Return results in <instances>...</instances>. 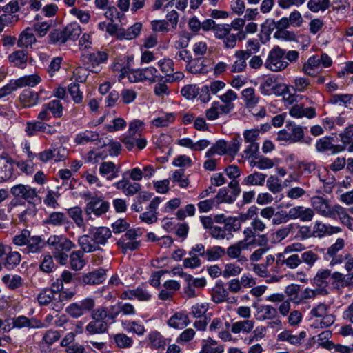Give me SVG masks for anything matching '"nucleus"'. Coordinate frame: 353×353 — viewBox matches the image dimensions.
<instances>
[{
    "label": "nucleus",
    "instance_id": "58",
    "mask_svg": "<svg viewBox=\"0 0 353 353\" xmlns=\"http://www.w3.org/2000/svg\"><path fill=\"white\" fill-rule=\"evenodd\" d=\"M2 281L11 290L18 288L22 285V279L19 275H5L2 277Z\"/></svg>",
    "mask_w": 353,
    "mask_h": 353
},
{
    "label": "nucleus",
    "instance_id": "34",
    "mask_svg": "<svg viewBox=\"0 0 353 353\" xmlns=\"http://www.w3.org/2000/svg\"><path fill=\"white\" fill-rule=\"evenodd\" d=\"M141 28L142 24L141 23H135L127 30L122 29V30L118 34V39H125L128 40L133 39L139 34Z\"/></svg>",
    "mask_w": 353,
    "mask_h": 353
},
{
    "label": "nucleus",
    "instance_id": "17",
    "mask_svg": "<svg viewBox=\"0 0 353 353\" xmlns=\"http://www.w3.org/2000/svg\"><path fill=\"white\" fill-rule=\"evenodd\" d=\"M307 334L305 331H301L298 335L292 334V332L289 330H284L277 336V341L281 342H288L290 345H299L302 343L303 339L306 337Z\"/></svg>",
    "mask_w": 353,
    "mask_h": 353
},
{
    "label": "nucleus",
    "instance_id": "29",
    "mask_svg": "<svg viewBox=\"0 0 353 353\" xmlns=\"http://www.w3.org/2000/svg\"><path fill=\"white\" fill-rule=\"evenodd\" d=\"M189 323L188 315L182 312L175 313L168 321L169 326L175 329H182Z\"/></svg>",
    "mask_w": 353,
    "mask_h": 353
},
{
    "label": "nucleus",
    "instance_id": "48",
    "mask_svg": "<svg viewBox=\"0 0 353 353\" xmlns=\"http://www.w3.org/2000/svg\"><path fill=\"white\" fill-rule=\"evenodd\" d=\"M292 89L295 92H304L310 86V81L303 77H296L292 81Z\"/></svg>",
    "mask_w": 353,
    "mask_h": 353
},
{
    "label": "nucleus",
    "instance_id": "8",
    "mask_svg": "<svg viewBox=\"0 0 353 353\" xmlns=\"http://www.w3.org/2000/svg\"><path fill=\"white\" fill-rule=\"evenodd\" d=\"M108 59V54L103 51H97L90 54H83L81 61L87 66V69L92 72H98L100 64Z\"/></svg>",
    "mask_w": 353,
    "mask_h": 353
},
{
    "label": "nucleus",
    "instance_id": "47",
    "mask_svg": "<svg viewBox=\"0 0 353 353\" xmlns=\"http://www.w3.org/2000/svg\"><path fill=\"white\" fill-rule=\"evenodd\" d=\"M228 150L227 143L220 140L205 152V157L209 158L214 154L223 155L227 153Z\"/></svg>",
    "mask_w": 353,
    "mask_h": 353
},
{
    "label": "nucleus",
    "instance_id": "28",
    "mask_svg": "<svg viewBox=\"0 0 353 353\" xmlns=\"http://www.w3.org/2000/svg\"><path fill=\"white\" fill-rule=\"evenodd\" d=\"M47 245V241H45L41 236H32L29 239L26 250L28 252L39 253L41 252Z\"/></svg>",
    "mask_w": 353,
    "mask_h": 353
},
{
    "label": "nucleus",
    "instance_id": "60",
    "mask_svg": "<svg viewBox=\"0 0 353 353\" xmlns=\"http://www.w3.org/2000/svg\"><path fill=\"white\" fill-rule=\"evenodd\" d=\"M267 188L274 194L282 190L281 181L275 175H270L267 180Z\"/></svg>",
    "mask_w": 353,
    "mask_h": 353
},
{
    "label": "nucleus",
    "instance_id": "11",
    "mask_svg": "<svg viewBox=\"0 0 353 353\" xmlns=\"http://www.w3.org/2000/svg\"><path fill=\"white\" fill-rule=\"evenodd\" d=\"M152 297L151 294L143 285H141L134 289H128L123 291L120 298L123 300H132L137 299L139 301H148Z\"/></svg>",
    "mask_w": 353,
    "mask_h": 353
},
{
    "label": "nucleus",
    "instance_id": "40",
    "mask_svg": "<svg viewBox=\"0 0 353 353\" xmlns=\"http://www.w3.org/2000/svg\"><path fill=\"white\" fill-rule=\"evenodd\" d=\"M63 30L65 42L68 40H75L81 33V28L77 23L67 25Z\"/></svg>",
    "mask_w": 353,
    "mask_h": 353
},
{
    "label": "nucleus",
    "instance_id": "43",
    "mask_svg": "<svg viewBox=\"0 0 353 353\" xmlns=\"http://www.w3.org/2000/svg\"><path fill=\"white\" fill-rule=\"evenodd\" d=\"M285 128L289 131L290 137H292L291 141L293 142H298L303 138L304 132L303 128L295 123L288 122L285 125Z\"/></svg>",
    "mask_w": 353,
    "mask_h": 353
},
{
    "label": "nucleus",
    "instance_id": "18",
    "mask_svg": "<svg viewBox=\"0 0 353 353\" xmlns=\"http://www.w3.org/2000/svg\"><path fill=\"white\" fill-rule=\"evenodd\" d=\"M256 308V316L259 321L273 320L278 317L277 309L271 305H260Z\"/></svg>",
    "mask_w": 353,
    "mask_h": 353
},
{
    "label": "nucleus",
    "instance_id": "4",
    "mask_svg": "<svg viewBox=\"0 0 353 353\" xmlns=\"http://www.w3.org/2000/svg\"><path fill=\"white\" fill-rule=\"evenodd\" d=\"M285 52L279 46H274L268 53L265 61V67L272 72H280L289 65L285 60Z\"/></svg>",
    "mask_w": 353,
    "mask_h": 353
},
{
    "label": "nucleus",
    "instance_id": "21",
    "mask_svg": "<svg viewBox=\"0 0 353 353\" xmlns=\"http://www.w3.org/2000/svg\"><path fill=\"white\" fill-rule=\"evenodd\" d=\"M289 114L294 118L307 117L312 119L316 117V110L312 107L304 108L303 104H294L289 110Z\"/></svg>",
    "mask_w": 353,
    "mask_h": 353
},
{
    "label": "nucleus",
    "instance_id": "56",
    "mask_svg": "<svg viewBox=\"0 0 353 353\" xmlns=\"http://www.w3.org/2000/svg\"><path fill=\"white\" fill-rule=\"evenodd\" d=\"M242 97L245 102L247 106H254L256 105L259 99L255 95L254 90L252 88H245L242 91Z\"/></svg>",
    "mask_w": 353,
    "mask_h": 353
},
{
    "label": "nucleus",
    "instance_id": "61",
    "mask_svg": "<svg viewBox=\"0 0 353 353\" xmlns=\"http://www.w3.org/2000/svg\"><path fill=\"white\" fill-rule=\"evenodd\" d=\"M68 92L75 103H81L83 101V92L80 90L79 85L75 83H70L68 88Z\"/></svg>",
    "mask_w": 353,
    "mask_h": 353
},
{
    "label": "nucleus",
    "instance_id": "63",
    "mask_svg": "<svg viewBox=\"0 0 353 353\" xmlns=\"http://www.w3.org/2000/svg\"><path fill=\"white\" fill-rule=\"evenodd\" d=\"M61 334L56 330H48L43 335L42 343L47 345L48 347L51 346L54 343L59 340Z\"/></svg>",
    "mask_w": 353,
    "mask_h": 353
},
{
    "label": "nucleus",
    "instance_id": "5",
    "mask_svg": "<svg viewBox=\"0 0 353 353\" xmlns=\"http://www.w3.org/2000/svg\"><path fill=\"white\" fill-rule=\"evenodd\" d=\"M231 26L229 24H217L214 29V37L222 41L223 46L227 49H233L237 43L238 37L242 34H234L231 32Z\"/></svg>",
    "mask_w": 353,
    "mask_h": 353
},
{
    "label": "nucleus",
    "instance_id": "33",
    "mask_svg": "<svg viewBox=\"0 0 353 353\" xmlns=\"http://www.w3.org/2000/svg\"><path fill=\"white\" fill-rule=\"evenodd\" d=\"M266 179V174L254 172L248 175L243 181V184L245 185L262 186L264 185Z\"/></svg>",
    "mask_w": 353,
    "mask_h": 353
},
{
    "label": "nucleus",
    "instance_id": "36",
    "mask_svg": "<svg viewBox=\"0 0 353 353\" xmlns=\"http://www.w3.org/2000/svg\"><path fill=\"white\" fill-rule=\"evenodd\" d=\"M70 268L74 270H80L85 265V261L83 259V252L81 250L72 252L70 254Z\"/></svg>",
    "mask_w": 353,
    "mask_h": 353
},
{
    "label": "nucleus",
    "instance_id": "26",
    "mask_svg": "<svg viewBox=\"0 0 353 353\" xmlns=\"http://www.w3.org/2000/svg\"><path fill=\"white\" fill-rule=\"evenodd\" d=\"M119 170L116 165L112 161H106L101 163L99 167L100 174L106 178L107 180L111 181L119 176Z\"/></svg>",
    "mask_w": 353,
    "mask_h": 353
},
{
    "label": "nucleus",
    "instance_id": "45",
    "mask_svg": "<svg viewBox=\"0 0 353 353\" xmlns=\"http://www.w3.org/2000/svg\"><path fill=\"white\" fill-rule=\"evenodd\" d=\"M85 330L90 334L104 333L107 330V324L104 321H91L85 327Z\"/></svg>",
    "mask_w": 353,
    "mask_h": 353
},
{
    "label": "nucleus",
    "instance_id": "46",
    "mask_svg": "<svg viewBox=\"0 0 353 353\" xmlns=\"http://www.w3.org/2000/svg\"><path fill=\"white\" fill-rule=\"evenodd\" d=\"M237 196L231 192L229 194L228 190L225 188L220 189L217 195L214 198L216 205L222 203H232L236 200Z\"/></svg>",
    "mask_w": 353,
    "mask_h": 353
},
{
    "label": "nucleus",
    "instance_id": "23",
    "mask_svg": "<svg viewBox=\"0 0 353 353\" xmlns=\"http://www.w3.org/2000/svg\"><path fill=\"white\" fill-rule=\"evenodd\" d=\"M332 285L337 289L347 287L353 284V273L343 274L339 272H334L332 275Z\"/></svg>",
    "mask_w": 353,
    "mask_h": 353
},
{
    "label": "nucleus",
    "instance_id": "22",
    "mask_svg": "<svg viewBox=\"0 0 353 353\" xmlns=\"http://www.w3.org/2000/svg\"><path fill=\"white\" fill-rule=\"evenodd\" d=\"M13 327L17 328L29 327V328H43L45 324L41 321L34 319H28L25 316H19L13 320Z\"/></svg>",
    "mask_w": 353,
    "mask_h": 353
},
{
    "label": "nucleus",
    "instance_id": "44",
    "mask_svg": "<svg viewBox=\"0 0 353 353\" xmlns=\"http://www.w3.org/2000/svg\"><path fill=\"white\" fill-rule=\"evenodd\" d=\"M41 81V78L37 74L24 76L14 81L15 85L18 88L25 86L34 87Z\"/></svg>",
    "mask_w": 353,
    "mask_h": 353
},
{
    "label": "nucleus",
    "instance_id": "30",
    "mask_svg": "<svg viewBox=\"0 0 353 353\" xmlns=\"http://www.w3.org/2000/svg\"><path fill=\"white\" fill-rule=\"evenodd\" d=\"M228 292L223 283H216L211 291V299L214 303H221L227 300Z\"/></svg>",
    "mask_w": 353,
    "mask_h": 353
},
{
    "label": "nucleus",
    "instance_id": "52",
    "mask_svg": "<svg viewBox=\"0 0 353 353\" xmlns=\"http://www.w3.org/2000/svg\"><path fill=\"white\" fill-rule=\"evenodd\" d=\"M242 270V268L235 263H226L223 270V277L227 279L237 276L241 273Z\"/></svg>",
    "mask_w": 353,
    "mask_h": 353
},
{
    "label": "nucleus",
    "instance_id": "13",
    "mask_svg": "<svg viewBox=\"0 0 353 353\" xmlns=\"http://www.w3.org/2000/svg\"><path fill=\"white\" fill-rule=\"evenodd\" d=\"M109 203L99 197H92L88 202L85 212L88 215L94 213L97 216H101L108 212Z\"/></svg>",
    "mask_w": 353,
    "mask_h": 353
},
{
    "label": "nucleus",
    "instance_id": "41",
    "mask_svg": "<svg viewBox=\"0 0 353 353\" xmlns=\"http://www.w3.org/2000/svg\"><path fill=\"white\" fill-rule=\"evenodd\" d=\"M125 77H128L129 81L131 83L142 81V74L140 69L130 70L125 68L121 69V73L119 77V79L121 80Z\"/></svg>",
    "mask_w": 353,
    "mask_h": 353
},
{
    "label": "nucleus",
    "instance_id": "31",
    "mask_svg": "<svg viewBox=\"0 0 353 353\" xmlns=\"http://www.w3.org/2000/svg\"><path fill=\"white\" fill-rule=\"evenodd\" d=\"M332 273L328 269H320L317 271L314 283L319 288H325L327 286L329 281L332 279Z\"/></svg>",
    "mask_w": 353,
    "mask_h": 353
},
{
    "label": "nucleus",
    "instance_id": "16",
    "mask_svg": "<svg viewBox=\"0 0 353 353\" xmlns=\"http://www.w3.org/2000/svg\"><path fill=\"white\" fill-rule=\"evenodd\" d=\"M291 219H300L301 221H310L314 216V210L310 208H305L303 205H298L290 209Z\"/></svg>",
    "mask_w": 353,
    "mask_h": 353
},
{
    "label": "nucleus",
    "instance_id": "35",
    "mask_svg": "<svg viewBox=\"0 0 353 353\" xmlns=\"http://www.w3.org/2000/svg\"><path fill=\"white\" fill-rule=\"evenodd\" d=\"M36 42V38L32 33V29L30 28H26L20 34L17 44L20 47H28Z\"/></svg>",
    "mask_w": 353,
    "mask_h": 353
},
{
    "label": "nucleus",
    "instance_id": "1",
    "mask_svg": "<svg viewBox=\"0 0 353 353\" xmlns=\"http://www.w3.org/2000/svg\"><path fill=\"white\" fill-rule=\"evenodd\" d=\"M55 260L61 265L68 262V252L75 248V244L64 235H51L47 240Z\"/></svg>",
    "mask_w": 353,
    "mask_h": 353
},
{
    "label": "nucleus",
    "instance_id": "27",
    "mask_svg": "<svg viewBox=\"0 0 353 353\" xmlns=\"http://www.w3.org/2000/svg\"><path fill=\"white\" fill-rule=\"evenodd\" d=\"M105 279V271L99 269L83 276L82 281L87 285H97L101 283Z\"/></svg>",
    "mask_w": 353,
    "mask_h": 353
},
{
    "label": "nucleus",
    "instance_id": "9",
    "mask_svg": "<svg viewBox=\"0 0 353 353\" xmlns=\"http://www.w3.org/2000/svg\"><path fill=\"white\" fill-rule=\"evenodd\" d=\"M10 192L14 197L23 199L29 203H34L37 201H41L36 190L29 185L23 184L14 185L10 189Z\"/></svg>",
    "mask_w": 353,
    "mask_h": 353
},
{
    "label": "nucleus",
    "instance_id": "49",
    "mask_svg": "<svg viewBox=\"0 0 353 353\" xmlns=\"http://www.w3.org/2000/svg\"><path fill=\"white\" fill-rule=\"evenodd\" d=\"M225 254V250L223 248L216 245L205 251V258L209 261H214L221 259Z\"/></svg>",
    "mask_w": 353,
    "mask_h": 353
},
{
    "label": "nucleus",
    "instance_id": "39",
    "mask_svg": "<svg viewBox=\"0 0 353 353\" xmlns=\"http://www.w3.org/2000/svg\"><path fill=\"white\" fill-rule=\"evenodd\" d=\"M20 101L26 107L36 105L39 101V94L30 90H25L20 95Z\"/></svg>",
    "mask_w": 353,
    "mask_h": 353
},
{
    "label": "nucleus",
    "instance_id": "2",
    "mask_svg": "<svg viewBox=\"0 0 353 353\" xmlns=\"http://www.w3.org/2000/svg\"><path fill=\"white\" fill-rule=\"evenodd\" d=\"M310 202L314 212L323 217L334 219L337 218V213L341 208L339 204L332 205L329 199L321 196H312Z\"/></svg>",
    "mask_w": 353,
    "mask_h": 353
},
{
    "label": "nucleus",
    "instance_id": "32",
    "mask_svg": "<svg viewBox=\"0 0 353 353\" xmlns=\"http://www.w3.org/2000/svg\"><path fill=\"white\" fill-rule=\"evenodd\" d=\"M99 138V135L97 132L85 130L76 135L74 142L79 145H85L89 142L95 141Z\"/></svg>",
    "mask_w": 353,
    "mask_h": 353
},
{
    "label": "nucleus",
    "instance_id": "64",
    "mask_svg": "<svg viewBox=\"0 0 353 353\" xmlns=\"http://www.w3.org/2000/svg\"><path fill=\"white\" fill-rule=\"evenodd\" d=\"M21 261V254L18 252H10L6 259L4 265L8 269H13Z\"/></svg>",
    "mask_w": 353,
    "mask_h": 353
},
{
    "label": "nucleus",
    "instance_id": "10",
    "mask_svg": "<svg viewBox=\"0 0 353 353\" xmlns=\"http://www.w3.org/2000/svg\"><path fill=\"white\" fill-rule=\"evenodd\" d=\"M267 228L266 224L259 217H255L251 221L250 226L245 227L243 231L244 238H246L254 245L258 234L263 232Z\"/></svg>",
    "mask_w": 353,
    "mask_h": 353
},
{
    "label": "nucleus",
    "instance_id": "57",
    "mask_svg": "<svg viewBox=\"0 0 353 353\" xmlns=\"http://www.w3.org/2000/svg\"><path fill=\"white\" fill-rule=\"evenodd\" d=\"M9 61L15 65L22 66L27 61V54L24 50H17L8 57Z\"/></svg>",
    "mask_w": 353,
    "mask_h": 353
},
{
    "label": "nucleus",
    "instance_id": "62",
    "mask_svg": "<svg viewBox=\"0 0 353 353\" xmlns=\"http://www.w3.org/2000/svg\"><path fill=\"white\" fill-rule=\"evenodd\" d=\"M123 325L127 331L136 333L138 335L143 334L145 331L144 326L136 321H125L123 323Z\"/></svg>",
    "mask_w": 353,
    "mask_h": 353
},
{
    "label": "nucleus",
    "instance_id": "3",
    "mask_svg": "<svg viewBox=\"0 0 353 353\" xmlns=\"http://www.w3.org/2000/svg\"><path fill=\"white\" fill-rule=\"evenodd\" d=\"M332 63L331 58L327 54L312 55L303 65L302 72L306 75L314 77L323 68L330 67Z\"/></svg>",
    "mask_w": 353,
    "mask_h": 353
},
{
    "label": "nucleus",
    "instance_id": "6",
    "mask_svg": "<svg viewBox=\"0 0 353 353\" xmlns=\"http://www.w3.org/2000/svg\"><path fill=\"white\" fill-rule=\"evenodd\" d=\"M96 306V300L91 296L86 297L79 303L70 304L67 308V313L72 318L77 319L86 313L92 312Z\"/></svg>",
    "mask_w": 353,
    "mask_h": 353
},
{
    "label": "nucleus",
    "instance_id": "7",
    "mask_svg": "<svg viewBox=\"0 0 353 353\" xmlns=\"http://www.w3.org/2000/svg\"><path fill=\"white\" fill-rule=\"evenodd\" d=\"M254 246L252 243L250 242L246 238L240 240L235 243L230 245L225 250V254L230 259H237L238 262H247L245 256H242L243 250H250V247Z\"/></svg>",
    "mask_w": 353,
    "mask_h": 353
},
{
    "label": "nucleus",
    "instance_id": "54",
    "mask_svg": "<svg viewBox=\"0 0 353 353\" xmlns=\"http://www.w3.org/2000/svg\"><path fill=\"white\" fill-rule=\"evenodd\" d=\"M307 6L313 12L325 11L330 6V0H309Z\"/></svg>",
    "mask_w": 353,
    "mask_h": 353
},
{
    "label": "nucleus",
    "instance_id": "55",
    "mask_svg": "<svg viewBox=\"0 0 353 353\" xmlns=\"http://www.w3.org/2000/svg\"><path fill=\"white\" fill-rule=\"evenodd\" d=\"M78 243L81 248L85 252H92L97 249L99 247L95 243H92L88 235H82L79 238Z\"/></svg>",
    "mask_w": 353,
    "mask_h": 353
},
{
    "label": "nucleus",
    "instance_id": "15",
    "mask_svg": "<svg viewBox=\"0 0 353 353\" xmlns=\"http://www.w3.org/2000/svg\"><path fill=\"white\" fill-rule=\"evenodd\" d=\"M89 234L96 244L105 245L112 236L111 230L107 227H93L89 228Z\"/></svg>",
    "mask_w": 353,
    "mask_h": 353
},
{
    "label": "nucleus",
    "instance_id": "59",
    "mask_svg": "<svg viewBox=\"0 0 353 353\" xmlns=\"http://www.w3.org/2000/svg\"><path fill=\"white\" fill-rule=\"evenodd\" d=\"M114 341L119 348H128L132 346L133 341L125 334H117L113 336Z\"/></svg>",
    "mask_w": 353,
    "mask_h": 353
},
{
    "label": "nucleus",
    "instance_id": "53",
    "mask_svg": "<svg viewBox=\"0 0 353 353\" xmlns=\"http://www.w3.org/2000/svg\"><path fill=\"white\" fill-rule=\"evenodd\" d=\"M174 115L172 113H167L152 120L151 123L156 128L166 127L174 122Z\"/></svg>",
    "mask_w": 353,
    "mask_h": 353
},
{
    "label": "nucleus",
    "instance_id": "14",
    "mask_svg": "<svg viewBox=\"0 0 353 353\" xmlns=\"http://www.w3.org/2000/svg\"><path fill=\"white\" fill-rule=\"evenodd\" d=\"M28 136L36 135L38 132H42L48 134H52L56 132L55 128L42 121L28 122L25 129Z\"/></svg>",
    "mask_w": 353,
    "mask_h": 353
},
{
    "label": "nucleus",
    "instance_id": "20",
    "mask_svg": "<svg viewBox=\"0 0 353 353\" xmlns=\"http://www.w3.org/2000/svg\"><path fill=\"white\" fill-rule=\"evenodd\" d=\"M250 53L245 50H236L234 53L236 60L230 66V71L233 73L243 72L246 68V60L249 58Z\"/></svg>",
    "mask_w": 353,
    "mask_h": 353
},
{
    "label": "nucleus",
    "instance_id": "12",
    "mask_svg": "<svg viewBox=\"0 0 353 353\" xmlns=\"http://www.w3.org/2000/svg\"><path fill=\"white\" fill-rule=\"evenodd\" d=\"M148 346L152 350L163 351L170 339L164 337L159 332L153 330L147 336Z\"/></svg>",
    "mask_w": 353,
    "mask_h": 353
},
{
    "label": "nucleus",
    "instance_id": "24",
    "mask_svg": "<svg viewBox=\"0 0 353 353\" xmlns=\"http://www.w3.org/2000/svg\"><path fill=\"white\" fill-rule=\"evenodd\" d=\"M254 324V321L250 319L238 321L232 323L231 332L235 334H249L253 330Z\"/></svg>",
    "mask_w": 353,
    "mask_h": 353
},
{
    "label": "nucleus",
    "instance_id": "50",
    "mask_svg": "<svg viewBox=\"0 0 353 353\" xmlns=\"http://www.w3.org/2000/svg\"><path fill=\"white\" fill-rule=\"evenodd\" d=\"M52 160L56 162L65 160L68 157V151L65 148L59 144H52L50 148Z\"/></svg>",
    "mask_w": 353,
    "mask_h": 353
},
{
    "label": "nucleus",
    "instance_id": "51",
    "mask_svg": "<svg viewBox=\"0 0 353 353\" xmlns=\"http://www.w3.org/2000/svg\"><path fill=\"white\" fill-rule=\"evenodd\" d=\"M54 290L44 289L37 296V300L40 305H46L55 299L57 293Z\"/></svg>",
    "mask_w": 353,
    "mask_h": 353
},
{
    "label": "nucleus",
    "instance_id": "42",
    "mask_svg": "<svg viewBox=\"0 0 353 353\" xmlns=\"http://www.w3.org/2000/svg\"><path fill=\"white\" fill-rule=\"evenodd\" d=\"M68 222L65 214L61 212H54L50 214L48 217L44 220V223L53 226H61Z\"/></svg>",
    "mask_w": 353,
    "mask_h": 353
},
{
    "label": "nucleus",
    "instance_id": "38",
    "mask_svg": "<svg viewBox=\"0 0 353 353\" xmlns=\"http://www.w3.org/2000/svg\"><path fill=\"white\" fill-rule=\"evenodd\" d=\"M67 214L72 219L78 228L85 227V221L83 217V210L79 206H74L67 210Z\"/></svg>",
    "mask_w": 353,
    "mask_h": 353
},
{
    "label": "nucleus",
    "instance_id": "25",
    "mask_svg": "<svg viewBox=\"0 0 353 353\" xmlns=\"http://www.w3.org/2000/svg\"><path fill=\"white\" fill-rule=\"evenodd\" d=\"M316 148L318 152L330 150L333 154H336L344 150V147L340 145H334L330 139L323 137L316 143Z\"/></svg>",
    "mask_w": 353,
    "mask_h": 353
},
{
    "label": "nucleus",
    "instance_id": "19",
    "mask_svg": "<svg viewBox=\"0 0 353 353\" xmlns=\"http://www.w3.org/2000/svg\"><path fill=\"white\" fill-rule=\"evenodd\" d=\"M161 203L159 197L152 199L148 208V210L140 214V219L148 224H152L157 221V210Z\"/></svg>",
    "mask_w": 353,
    "mask_h": 353
},
{
    "label": "nucleus",
    "instance_id": "37",
    "mask_svg": "<svg viewBox=\"0 0 353 353\" xmlns=\"http://www.w3.org/2000/svg\"><path fill=\"white\" fill-rule=\"evenodd\" d=\"M330 103L353 109V96L351 94H334L330 99Z\"/></svg>",
    "mask_w": 353,
    "mask_h": 353
}]
</instances>
